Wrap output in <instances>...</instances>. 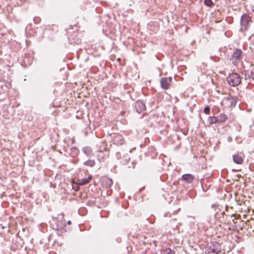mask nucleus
Here are the masks:
<instances>
[{"mask_svg": "<svg viewBox=\"0 0 254 254\" xmlns=\"http://www.w3.org/2000/svg\"><path fill=\"white\" fill-rule=\"evenodd\" d=\"M251 23V17L247 14H243L241 17L240 31L242 32L247 31Z\"/></svg>", "mask_w": 254, "mask_h": 254, "instance_id": "1", "label": "nucleus"}, {"mask_svg": "<svg viewBox=\"0 0 254 254\" xmlns=\"http://www.w3.org/2000/svg\"><path fill=\"white\" fill-rule=\"evenodd\" d=\"M242 78L240 75L236 73H232L227 77V81L229 85L232 86H237L241 82Z\"/></svg>", "mask_w": 254, "mask_h": 254, "instance_id": "2", "label": "nucleus"}, {"mask_svg": "<svg viewBox=\"0 0 254 254\" xmlns=\"http://www.w3.org/2000/svg\"><path fill=\"white\" fill-rule=\"evenodd\" d=\"M220 252V246L217 242L211 243L205 248L206 254H218Z\"/></svg>", "mask_w": 254, "mask_h": 254, "instance_id": "3", "label": "nucleus"}, {"mask_svg": "<svg viewBox=\"0 0 254 254\" xmlns=\"http://www.w3.org/2000/svg\"><path fill=\"white\" fill-rule=\"evenodd\" d=\"M238 101V98L236 96H232L230 94H227L222 100V103L224 104L228 107L235 106Z\"/></svg>", "mask_w": 254, "mask_h": 254, "instance_id": "4", "label": "nucleus"}, {"mask_svg": "<svg viewBox=\"0 0 254 254\" xmlns=\"http://www.w3.org/2000/svg\"><path fill=\"white\" fill-rule=\"evenodd\" d=\"M242 53V51L240 49H236L233 53L231 60L234 65H237L241 61L243 58Z\"/></svg>", "mask_w": 254, "mask_h": 254, "instance_id": "5", "label": "nucleus"}, {"mask_svg": "<svg viewBox=\"0 0 254 254\" xmlns=\"http://www.w3.org/2000/svg\"><path fill=\"white\" fill-rule=\"evenodd\" d=\"M172 80V77L162 78L160 80L161 88L164 90L168 89L171 85Z\"/></svg>", "mask_w": 254, "mask_h": 254, "instance_id": "6", "label": "nucleus"}, {"mask_svg": "<svg viewBox=\"0 0 254 254\" xmlns=\"http://www.w3.org/2000/svg\"><path fill=\"white\" fill-rule=\"evenodd\" d=\"M112 138L113 143L117 145H122L124 143L122 135L119 133H113Z\"/></svg>", "mask_w": 254, "mask_h": 254, "instance_id": "7", "label": "nucleus"}, {"mask_svg": "<svg viewBox=\"0 0 254 254\" xmlns=\"http://www.w3.org/2000/svg\"><path fill=\"white\" fill-rule=\"evenodd\" d=\"M135 110L138 113H141L146 110L145 103L143 101L138 100L135 103Z\"/></svg>", "mask_w": 254, "mask_h": 254, "instance_id": "8", "label": "nucleus"}, {"mask_svg": "<svg viewBox=\"0 0 254 254\" xmlns=\"http://www.w3.org/2000/svg\"><path fill=\"white\" fill-rule=\"evenodd\" d=\"M84 153L89 157H91L94 155L93 152L90 147L85 146L82 148Z\"/></svg>", "mask_w": 254, "mask_h": 254, "instance_id": "9", "label": "nucleus"}, {"mask_svg": "<svg viewBox=\"0 0 254 254\" xmlns=\"http://www.w3.org/2000/svg\"><path fill=\"white\" fill-rule=\"evenodd\" d=\"M233 161L238 164H242L244 161L243 157L239 154H234L233 156Z\"/></svg>", "mask_w": 254, "mask_h": 254, "instance_id": "10", "label": "nucleus"}, {"mask_svg": "<svg viewBox=\"0 0 254 254\" xmlns=\"http://www.w3.org/2000/svg\"><path fill=\"white\" fill-rule=\"evenodd\" d=\"M182 179L185 181L187 183H190L193 180L194 177L192 175L187 174L182 176Z\"/></svg>", "mask_w": 254, "mask_h": 254, "instance_id": "11", "label": "nucleus"}, {"mask_svg": "<svg viewBox=\"0 0 254 254\" xmlns=\"http://www.w3.org/2000/svg\"><path fill=\"white\" fill-rule=\"evenodd\" d=\"M218 124H221L225 122L227 119V116L224 114H221L216 117Z\"/></svg>", "mask_w": 254, "mask_h": 254, "instance_id": "12", "label": "nucleus"}, {"mask_svg": "<svg viewBox=\"0 0 254 254\" xmlns=\"http://www.w3.org/2000/svg\"><path fill=\"white\" fill-rule=\"evenodd\" d=\"M207 121L210 125L218 124L216 117L215 116L209 117Z\"/></svg>", "mask_w": 254, "mask_h": 254, "instance_id": "13", "label": "nucleus"}, {"mask_svg": "<svg viewBox=\"0 0 254 254\" xmlns=\"http://www.w3.org/2000/svg\"><path fill=\"white\" fill-rule=\"evenodd\" d=\"M84 165L92 167L95 165V162L94 160H88L84 163Z\"/></svg>", "mask_w": 254, "mask_h": 254, "instance_id": "14", "label": "nucleus"}, {"mask_svg": "<svg viewBox=\"0 0 254 254\" xmlns=\"http://www.w3.org/2000/svg\"><path fill=\"white\" fill-rule=\"evenodd\" d=\"M204 3L206 5L209 7H211L214 5V3L211 0H204Z\"/></svg>", "mask_w": 254, "mask_h": 254, "instance_id": "15", "label": "nucleus"}, {"mask_svg": "<svg viewBox=\"0 0 254 254\" xmlns=\"http://www.w3.org/2000/svg\"><path fill=\"white\" fill-rule=\"evenodd\" d=\"M163 254H175V252L170 249H167L164 252Z\"/></svg>", "mask_w": 254, "mask_h": 254, "instance_id": "16", "label": "nucleus"}, {"mask_svg": "<svg viewBox=\"0 0 254 254\" xmlns=\"http://www.w3.org/2000/svg\"><path fill=\"white\" fill-rule=\"evenodd\" d=\"M79 181H80L79 183L81 185H86V184H87L88 183H89L86 178L82 179L81 180H80Z\"/></svg>", "mask_w": 254, "mask_h": 254, "instance_id": "17", "label": "nucleus"}, {"mask_svg": "<svg viewBox=\"0 0 254 254\" xmlns=\"http://www.w3.org/2000/svg\"><path fill=\"white\" fill-rule=\"evenodd\" d=\"M107 185L108 187H111L113 184V181L110 179H106Z\"/></svg>", "mask_w": 254, "mask_h": 254, "instance_id": "18", "label": "nucleus"}, {"mask_svg": "<svg viewBox=\"0 0 254 254\" xmlns=\"http://www.w3.org/2000/svg\"><path fill=\"white\" fill-rule=\"evenodd\" d=\"M87 204L90 206H94L95 205V201L94 200H89L87 201Z\"/></svg>", "mask_w": 254, "mask_h": 254, "instance_id": "19", "label": "nucleus"}, {"mask_svg": "<svg viewBox=\"0 0 254 254\" xmlns=\"http://www.w3.org/2000/svg\"><path fill=\"white\" fill-rule=\"evenodd\" d=\"M210 108L207 106L204 109V113L207 115H209L210 114Z\"/></svg>", "mask_w": 254, "mask_h": 254, "instance_id": "20", "label": "nucleus"}, {"mask_svg": "<svg viewBox=\"0 0 254 254\" xmlns=\"http://www.w3.org/2000/svg\"><path fill=\"white\" fill-rule=\"evenodd\" d=\"M92 176L90 175L89 176H88V177L87 178H86L87 179V181H88V182L89 183L90 181L92 180Z\"/></svg>", "mask_w": 254, "mask_h": 254, "instance_id": "21", "label": "nucleus"}, {"mask_svg": "<svg viewBox=\"0 0 254 254\" xmlns=\"http://www.w3.org/2000/svg\"><path fill=\"white\" fill-rule=\"evenodd\" d=\"M105 149H106V148H104L103 149V150H102L101 149H100L99 151H101V152H103V151L104 150H105Z\"/></svg>", "mask_w": 254, "mask_h": 254, "instance_id": "22", "label": "nucleus"}, {"mask_svg": "<svg viewBox=\"0 0 254 254\" xmlns=\"http://www.w3.org/2000/svg\"><path fill=\"white\" fill-rule=\"evenodd\" d=\"M67 224H68V225H70L71 224V221H68L67 222Z\"/></svg>", "mask_w": 254, "mask_h": 254, "instance_id": "23", "label": "nucleus"}]
</instances>
